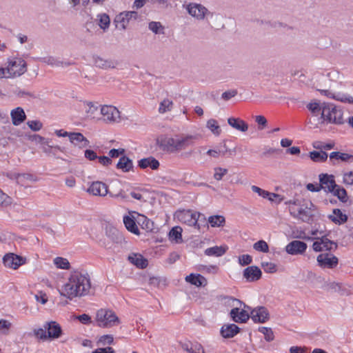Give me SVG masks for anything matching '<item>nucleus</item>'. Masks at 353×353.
<instances>
[{
  "label": "nucleus",
  "instance_id": "nucleus-11",
  "mask_svg": "<svg viewBox=\"0 0 353 353\" xmlns=\"http://www.w3.org/2000/svg\"><path fill=\"white\" fill-rule=\"evenodd\" d=\"M290 214L296 219H300L303 222H309L311 219L312 214L307 204H301L290 207Z\"/></svg>",
  "mask_w": 353,
  "mask_h": 353
},
{
  "label": "nucleus",
  "instance_id": "nucleus-25",
  "mask_svg": "<svg viewBox=\"0 0 353 353\" xmlns=\"http://www.w3.org/2000/svg\"><path fill=\"white\" fill-rule=\"evenodd\" d=\"M52 140L49 138L46 140V142L41 146L42 151L48 156H56L58 151L63 152L64 148L61 147L58 145H51Z\"/></svg>",
  "mask_w": 353,
  "mask_h": 353
},
{
  "label": "nucleus",
  "instance_id": "nucleus-31",
  "mask_svg": "<svg viewBox=\"0 0 353 353\" xmlns=\"http://www.w3.org/2000/svg\"><path fill=\"white\" fill-rule=\"evenodd\" d=\"M41 61L53 67H65L70 65L69 62H63L54 57H46L41 59Z\"/></svg>",
  "mask_w": 353,
  "mask_h": 353
},
{
  "label": "nucleus",
  "instance_id": "nucleus-35",
  "mask_svg": "<svg viewBox=\"0 0 353 353\" xmlns=\"http://www.w3.org/2000/svg\"><path fill=\"white\" fill-rule=\"evenodd\" d=\"M226 252V249L223 246H214L209 248H207L205 250V254L207 256H221Z\"/></svg>",
  "mask_w": 353,
  "mask_h": 353
},
{
  "label": "nucleus",
  "instance_id": "nucleus-34",
  "mask_svg": "<svg viewBox=\"0 0 353 353\" xmlns=\"http://www.w3.org/2000/svg\"><path fill=\"white\" fill-rule=\"evenodd\" d=\"M208 223L212 228L223 227L225 223V219L221 215H213L208 217Z\"/></svg>",
  "mask_w": 353,
  "mask_h": 353
},
{
  "label": "nucleus",
  "instance_id": "nucleus-28",
  "mask_svg": "<svg viewBox=\"0 0 353 353\" xmlns=\"http://www.w3.org/2000/svg\"><path fill=\"white\" fill-rule=\"evenodd\" d=\"M185 281L196 287L205 286L207 285L206 279L199 274H190L185 277Z\"/></svg>",
  "mask_w": 353,
  "mask_h": 353
},
{
  "label": "nucleus",
  "instance_id": "nucleus-45",
  "mask_svg": "<svg viewBox=\"0 0 353 353\" xmlns=\"http://www.w3.org/2000/svg\"><path fill=\"white\" fill-rule=\"evenodd\" d=\"M330 193H332L333 195L337 196L339 200H341L343 202L347 201V192L346 190L343 188H340L338 185H336V188H334V190L331 192Z\"/></svg>",
  "mask_w": 353,
  "mask_h": 353
},
{
  "label": "nucleus",
  "instance_id": "nucleus-10",
  "mask_svg": "<svg viewBox=\"0 0 353 353\" xmlns=\"http://www.w3.org/2000/svg\"><path fill=\"white\" fill-rule=\"evenodd\" d=\"M101 114L105 123H118L121 121L120 112L113 105H103L101 108Z\"/></svg>",
  "mask_w": 353,
  "mask_h": 353
},
{
  "label": "nucleus",
  "instance_id": "nucleus-61",
  "mask_svg": "<svg viewBox=\"0 0 353 353\" xmlns=\"http://www.w3.org/2000/svg\"><path fill=\"white\" fill-rule=\"evenodd\" d=\"M188 353H205L203 346L198 343H192L190 346V350Z\"/></svg>",
  "mask_w": 353,
  "mask_h": 353
},
{
  "label": "nucleus",
  "instance_id": "nucleus-2",
  "mask_svg": "<svg viewBox=\"0 0 353 353\" xmlns=\"http://www.w3.org/2000/svg\"><path fill=\"white\" fill-rule=\"evenodd\" d=\"M196 137L188 134H178L172 137L163 136L157 139V143L164 152L176 153L192 146Z\"/></svg>",
  "mask_w": 353,
  "mask_h": 353
},
{
  "label": "nucleus",
  "instance_id": "nucleus-29",
  "mask_svg": "<svg viewBox=\"0 0 353 353\" xmlns=\"http://www.w3.org/2000/svg\"><path fill=\"white\" fill-rule=\"evenodd\" d=\"M138 165L142 169L150 168L152 170H157L159 167V162L155 158L150 157L139 161Z\"/></svg>",
  "mask_w": 353,
  "mask_h": 353
},
{
  "label": "nucleus",
  "instance_id": "nucleus-37",
  "mask_svg": "<svg viewBox=\"0 0 353 353\" xmlns=\"http://www.w3.org/2000/svg\"><path fill=\"white\" fill-rule=\"evenodd\" d=\"M182 228L179 226H176L172 228L169 232V239L175 243H179L182 240Z\"/></svg>",
  "mask_w": 353,
  "mask_h": 353
},
{
  "label": "nucleus",
  "instance_id": "nucleus-54",
  "mask_svg": "<svg viewBox=\"0 0 353 353\" xmlns=\"http://www.w3.org/2000/svg\"><path fill=\"white\" fill-rule=\"evenodd\" d=\"M16 179L17 180L18 183H21L24 180H28L30 181H35L36 179L32 174H16Z\"/></svg>",
  "mask_w": 353,
  "mask_h": 353
},
{
  "label": "nucleus",
  "instance_id": "nucleus-53",
  "mask_svg": "<svg viewBox=\"0 0 353 353\" xmlns=\"http://www.w3.org/2000/svg\"><path fill=\"white\" fill-rule=\"evenodd\" d=\"M28 127L34 132L39 131L43 128V123L39 120H31L27 122Z\"/></svg>",
  "mask_w": 353,
  "mask_h": 353
},
{
  "label": "nucleus",
  "instance_id": "nucleus-49",
  "mask_svg": "<svg viewBox=\"0 0 353 353\" xmlns=\"http://www.w3.org/2000/svg\"><path fill=\"white\" fill-rule=\"evenodd\" d=\"M261 267L267 273H274L276 272V265L272 262H262Z\"/></svg>",
  "mask_w": 353,
  "mask_h": 353
},
{
  "label": "nucleus",
  "instance_id": "nucleus-26",
  "mask_svg": "<svg viewBox=\"0 0 353 353\" xmlns=\"http://www.w3.org/2000/svg\"><path fill=\"white\" fill-rule=\"evenodd\" d=\"M128 261L137 268L143 269L148 266V260L145 259L141 254L132 253L128 257Z\"/></svg>",
  "mask_w": 353,
  "mask_h": 353
},
{
  "label": "nucleus",
  "instance_id": "nucleus-19",
  "mask_svg": "<svg viewBox=\"0 0 353 353\" xmlns=\"http://www.w3.org/2000/svg\"><path fill=\"white\" fill-rule=\"evenodd\" d=\"M262 272L259 268L255 265L249 266L243 270V277L248 282H254L261 278Z\"/></svg>",
  "mask_w": 353,
  "mask_h": 353
},
{
  "label": "nucleus",
  "instance_id": "nucleus-42",
  "mask_svg": "<svg viewBox=\"0 0 353 353\" xmlns=\"http://www.w3.org/2000/svg\"><path fill=\"white\" fill-rule=\"evenodd\" d=\"M334 100L343 102V103H347L350 104H353V97L347 94L343 93V92H336L334 94L333 99Z\"/></svg>",
  "mask_w": 353,
  "mask_h": 353
},
{
  "label": "nucleus",
  "instance_id": "nucleus-17",
  "mask_svg": "<svg viewBox=\"0 0 353 353\" xmlns=\"http://www.w3.org/2000/svg\"><path fill=\"white\" fill-rule=\"evenodd\" d=\"M269 316L268 310L263 306L257 307L250 312V317L255 323H265L269 319Z\"/></svg>",
  "mask_w": 353,
  "mask_h": 353
},
{
  "label": "nucleus",
  "instance_id": "nucleus-13",
  "mask_svg": "<svg viewBox=\"0 0 353 353\" xmlns=\"http://www.w3.org/2000/svg\"><path fill=\"white\" fill-rule=\"evenodd\" d=\"M337 244L328 239L326 236L318 238L312 245V248L315 252H321L323 250L331 251L336 250Z\"/></svg>",
  "mask_w": 353,
  "mask_h": 353
},
{
  "label": "nucleus",
  "instance_id": "nucleus-12",
  "mask_svg": "<svg viewBox=\"0 0 353 353\" xmlns=\"http://www.w3.org/2000/svg\"><path fill=\"white\" fill-rule=\"evenodd\" d=\"M319 266L321 268L333 269L339 263V259L331 253H321L316 259Z\"/></svg>",
  "mask_w": 353,
  "mask_h": 353
},
{
  "label": "nucleus",
  "instance_id": "nucleus-58",
  "mask_svg": "<svg viewBox=\"0 0 353 353\" xmlns=\"http://www.w3.org/2000/svg\"><path fill=\"white\" fill-rule=\"evenodd\" d=\"M343 182L346 185H353V171L347 172L343 174Z\"/></svg>",
  "mask_w": 353,
  "mask_h": 353
},
{
  "label": "nucleus",
  "instance_id": "nucleus-27",
  "mask_svg": "<svg viewBox=\"0 0 353 353\" xmlns=\"http://www.w3.org/2000/svg\"><path fill=\"white\" fill-rule=\"evenodd\" d=\"M228 123L233 128L242 132H245L248 129V125L240 118L230 117L228 119Z\"/></svg>",
  "mask_w": 353,
  "mask_h": 353
},
{
  "label": "nucleus",
  "instance_id": "nucleus-47",
  "mask_svg": "<svg viewBox=\"0 0 353 353\" xmlns=\"http://www.w3.org/2000/svg\"><path fill=\"white\" fill-rule=\"evenodd\" d=\"M85 112L89 117H94L98 107L92 102H84Z\"/></svg>",
  "mask_w": 353,
  "mask_h": 353
},
{
  "label": "nucleus",
  "instance_id": "nucleus-60",
  "mask_svg": "<svg viewBox=\"0 0 353 353\" xmlns=\"http://www.w3.org/2000/svg\"><path fill=\"white\" fill-rule=\"evenodd\" d=\"M252 262V257L249 254H243L239 257V263L241 265L245 266Z\"/></svg>",
  "mask_w": 353,
  "mask_h": 353
},
{
  "label": "nucleus",
  "instance_id": "nucleus-56",
  "mask_svg": "<svg viewBox=\"0 0 353 353\" xmlns=\"http://www.w3.org/2000/svg\"><path fill=\"white\" fill-rule=\"evenodd\" d=\"M199 270L203 272L215 274L218 271V267L216 265H200Z\"/></svg>",
  "mask_w": 353,
  "mask_h": 353
},
{
  "label": "nucleus",
  "instance_id": "nucleus-14",
  "mask_svg": "<svg viewBox=\"0 0 353 353\" xmlns=\"http://www.w3.org/2000/svg\"><path fill=\"white\" fill-rule=\"evenodd\" d=\"M3 263L6 267L17 270L26 263V259L14 253H8L3 256Z\"/></svg>",
  "mask_w": 353,
  "mask_h": 353
},
{
  "label": "nucleus",
  "instance_id": "nucleus-55",
  "mask_svg": "<svg viewBox=\"0 0 353 353\" xmlns=\"http://www.w3.org/2000/svg\"><path fill=\"white\" fill-rule=\"evenodd\" d=\"M255 121L258 124V129L260 130H263L268 123V121L264 116L257 115L255 117Z\"/></svg>",
  "mask_w": 353,
  "mask_h": 353
},
{
  "label": "nucleus",
  "instance_id": "nucleus-7",
  "mask_svg": "<svg viewBox=\"0 0 353 353\" xmlns=\"http://www.w3.org/2000/svg\"><path fill=\"white\" fill-rule=\"evenodd\" d=\"M96 321L99 327H110L119 323V318L113 311L101 309L97 312Z\"/></svg>",
  "mask_w": 353,
  "mask_h": 353
},
{
  "label": "nucleus",
  "instance_id": "nucleus-30",
  "mask_svg": "<svg viewBox=\"0 0 353 353\" xmlns=\"http://www.w3.org/2000/svg\"><path fill=\"white\" fill-rule=\"evenodd\" d=\"M328 218L334 223L341 225L347 221V216L340 209H334Z\"/></svg>",
  "mask_w": 353,
  "mask_h": 353
},
{
  "label": "nucleus",
  "instance_id": "nucleus-38",
  "mask_svg": "<svg viewBox=\"0 0 353 353\" xmlns=\"http://www.w3.org/2000/svg\"><path fill=\"white\" fill-rule=\"evenodd\" d=\"M310 157L314 162H324L327 159V154L323 151H312L310 152Z\"/></svg>",
  "mask_w": 353,
  "mask_h": 353
},
{
  "label": "nucleus",
  "instance_id": "nucleus-33",
  "mask_svg": "<svg viewBox=\"0 0 353 353\" xmlns=\"http://www.w3.org/2000/svg\"><path fill=\"white\" fill-rule=\"evenodd\" d=\"M117 168L123 172H129L133 168L132 161L128 157L123 156L117 163Z\"/></svg>",
  "mask_w": 353,
  "mask_h": 353
},
{
  "label": "nucleus",
  "instance_id": "nucleus-43",
  "mask_svg": "<svg viewBox=\"0 0 353 353\" xmlns=\"http://www.w3.org/2000/svg\"><path fill=\"white\" fill-rule=\"evenodd\" d=\"M253 249L257 252L268 253L269 252L268 244L264 240H259L253 244Z\"/></svg>",
  "mask_w": 353,
  "mask_h": 353
},
{
  "label": "nucleus",
  "instance_id": "nucleus-15",
  "mask_svg": "<svg viewBox=\"0 0 353 353\" xmlns=\"http://www.w3.org/2000/svg\"><path fill=\"white\" fill-rule=\"evenodd\" d=\"M319 182L321 189L324 190L327 192H331L334 190L336 184L334 176L332 174H319Z\"/></svg>",
  "mask_w": 353,
  "mask_h": 353
},
{
  "label": "nucleus",
  "instance_id": "nucleus-48",
  "mask_svg": "<svg viewBox=\"0 0 353 353\" xmlns=\"http://www.w3.org/2000/svg\"><path fill=\"white\" fill-rule=\"evenodd\" d=\"M214 178L216 181H221L228 172V169L221 167L214 168Z\"/></svg>",
  "mask_w": 353,
  "mask_h": 353
},
{
  "label": "nucleus",
  "instance_id": "nucleus-6",
  "mask_svg": "<svg viewBox=\"0 0 353 353\" xmlns=\"http://www.w3.org/2000/svg\"><path fill=\"white\" fill-rule=\"evenodd\" d=\"M185 9L188 13L197 21H204L212 18L214 15L206 7L198 3H189L186 5Z\"/></svg>",
  "mask_w": 353,
  "mask_h": 353
},
{
  "label": "nucleus",
  "instance_id": "nucleus-32",
  "mask_svg": "<svg viewBox=\"0 0 353 353\" xmlns=\"http://www.w3.org/2000/svg\"><path fill=\"white\" fill-rule=\"evenodd\" d=\"M123 223L125 225V227L129 232H130L134 234H139V228L135 223L134 219L132 217L128 216V215L124 216H123Z\"/></svg>",
  "mask_w": 353,
  "mask_h": 353
},
{
  "label": "nucleus",
  "instance_id": "nucleus-5",
  "mask_svg": "<svg viewBox=\"0 0 353 353\" xmlns=\"http://www.w3.org/2000/svg\"><path fill=\"white\" fill-rule=\"evenodd\" d=\"M6 67L8 76L10 78L20 77L27 71L26 62L19 57L8 58Z\"/></svg>",
  "mask_w": 353,
  "mask_h": 353
},
{
  "label": "nucleus",
  "instance_id": "nucleus-4",
  "mask_svg": "<svg viewBox=\"0 0 353 353\" xmlns=\"http://www.w3.org/2000/svg\"><path fill=\"white\" fill-rule=\"evenodd\" d=\"M204 216L199 212H193L190 210H177L174 214V218L179 222L185 223L189 226H193L199 230L200 225L198 223L199 218ZM205 219V217H203Z\"/></svg>",
  "mask_w": 353,
  "mask_h": 353
},
{
  "label": "nucleus",
  "instance_id": "nucleus-24",
  "mask_svg": "<svg viewBox=\"0 0 353 353\" xmlns=\"http://www.w3.org/2000/svg\"><path fill=\"white\" fill-rule=\"evenodd\" d=\"M12 122L14 125H19L26 119V113L21 107L13 109L10 112Z\"/></svg>",
  "mask_w": 353,
  "mask_h": 353
},
{
  "label": "nucleus",
  "instance_id": "nucleus-16",
  "mask_svg": "<svg viewBox=\"0 0 353 353\" xmlns=\"http://www.w3.org/2000/svg\"><path fill=\"white\" fill-rule=\"evenodd\" d=\"M307 247V244L305 242L294 240L286 245L285 251L292 255L301 254L305 252Z\"/></svg>",
  "mask_w": 353,
  "mask_h": 353
},
{
  "label": "nucleus",
  "instance_id": "nucleus-3",
  "mask_svg": "<svg viewBox=\"0 0 353 353\" xmlns=\"http://www.w3.org/2000/svg\"><path fill=\"white\" fill-rule=\"evenodd\" d=\"M319 123H333L340 125L343 123V112L331 103H323V112L318 118Z\"/></svg>",
  "mask_w": 353,
  "mask_h": 353
},
{
  "label": "nucleus",
  "instance_id": "nucleus-44",
  "mask_svg": "<svg viewBox=\"0 0 353 353\" xmlns=\"http://www.w3.org/2000/svg\"><path fill=\"white\" fill-rule=\"evenodd\" d=\"M54 265L60 269L68 270L70 268V263L67 259L57 256L54 259Z\"/></svg>",
  "mask_w": 353,
  "mask_h": 353
},
{
  "label": "nucleus",
  "instance_id": "nucleus-50",
  "mask_svg": "<svg viewBox=\"0 0 353 353\" xmlns=\"http://www.w3.org/2000/svg\"><path fill=\"white\" fill-rule=\"evenodd\" d=\"M34 336L41 340H46L48 339L47 329L43 326V328H37L34 330Z\"/></svg>",
  "mask_w": 353,
  "mask_h": 353
},
{
  "label": "nucleus",
  "instance_id": "nucleus-63",
  "mask_svg": "<svg viewBox=\"0 0 353 353\" xmlns=\"http://www.w3.org/2000/svg\"><path fill=\"white\" fill-rule=\"evenodd\" d=\"M251 189L254 192L257 193L259 194V196H260L263 198L265 199L269 195V192H268L265 190H263L258 186L252 185Z\"/></svg>",
  "mask_w": 353,
  "mask_h": 353
},
{
  "label": "nucleus",
  "instance_id": "nucleus-1",
  "mask_svg": "<svg viewBox=\"0 0 353 353\" xmlns=\"http://www.w3.org/2000/svg\"><path fill=\"white\" fill-rule=\"evenodd\" d=\"M91 288L88 273L75 271L70 274L67 283L60 290V294L72 300L75 297L87 295Z\"/></svg>",
  "mask_w": 353,
  "mask_h": 353
},
{
  "label": "nucleus",
  "instance_id": "nucleus-21",
  "mask_svg": "<svg viewBox=\"0 0 353 353\" xmlns=\"http://www.w3.org/2000/svg\"><path fill=\"white\" fill-rule=\"evenodd\" d=\"M94 64L96 67L103 70L115 68L118 62L112 59H104L99 56L93 57Z\"/></svg>",
  "mask_w": 353,
  "mask_h": 353
},
{
  "label": "nucleus",
  "instance_id": "nucleus-59",
  "mask_svg": "<svg viewBox=\"0 0 353 353\" xmlns=\"http://www.w3.org/2000/svg\"><path fill=\"white\" fill-rule=\"evenodd\" d=\"M11 327V323L7 320H0V332L2 334H8L9 329Z\"/></svg>",
  "mask_w": 353,
  "mask_h": 353
},
{
  "label": "nucleus",
  "instance_id": "nucleus-39",
  "mask_svg": "<svg viewBox=\"0 0 353 353\" xmlns=\"http://www.w3.org/2000/svg\"><path fill=\"white\" fill-rule=\"evenodd\" d=\"M330 159L341 160L342 161H353V156L347 153H342L339 152H332L330 154Z\"/></svg>",
  "mask_w": 353,
  "mask_h": 353
},
{
  "label": "nucleus",
  "instance_id": "nucleus-23",
  "mask_svg": "<svg viewBox=\"0 0 353 353\" xmlns=\"http://www.w3.org/2000/svg\"><path fill=\"white\" fill-rule=\"evenodd\" d=\"M240 328L235 324H225L221 328V334L225 339L234 337L239 332Z\"/></svg>",
  "mask_w": 353,
  "mask_h": 353
},
{
  "label": "nucleus",
  "instance_id": "nucleus-64",
  "mask_svg": "<svg viewBox=\"0 0 353 353\" xmlns=\"http://www.w3.org/2000/svg\"><path fill=\"white\" fill-rule=\"evenodd\" d=\"M125 153V150L123 148L119 149H112L108 152V157L112 158H117L120 155H122Z\"/></svg>",
  "mask_w": 353,
  "mask_h": 353
},
{
  "label": "nucleus",
  "instance_id": "nucleus-18",
  "mask_svg": "<svg viewBox=\"0 0 353 353\" xmlns=\"http://www.w3.org/2000/svg\"><path fill=\"white\" fill-rule=\"evenodd\" d=\"M70 143L79 149H83L90 145L88 139L81 132H72L70 134Z\"/></svg>",
  "mask_w": 353,
  "mask_h": 353
},
{
  "label": "nucleus",
  "instance_id": "nucleus-51",
  "mask_svg": "<svg viewBox=\"0 0 353 353\" xmlns=\"http://www.w3.org/2000/svg\"><path fill=\"white\" fill-rule=\"evenodd\" d=\"M259 330L264 334L265 339L267 341H271L274 339V334L271 328L261 327Z\"/></svg>",
  "mask_w": 353,
  "mask_h": 353
},
{
  "label": "nucleus",
  "instance_id": "nucleus-22",
  "mask_svg": "<svg viewBox=\"0 0 353 353\" xmlns=\"http://www.w3.org/2000/svg\"><path fill=\"white\" fill-rule=\"evenodd\" d=\"M230 314L232 320L236 323H245L250 318V315L247 311L240 310L238 307L232 309Z\"/></svg>",
  "mask_w": 353,
  "mask_h": 353
},
{
  "label": "nucleus",
  "instance_id": "nucleus-36",
  "mask_svg": "<svg viewBox=\"0 0 353 353\" xmlns=\"http://www.w3.org/2000/svg\"><path fill=\"white\" fill-rule=\"evenodd\" d=\"M307 108L310 111L314 117H318L323 112V103L312 101L307 105Z\"/></svg>",
  "mask_w": 353,
  "mask_h": 353
},
{
  "label": "nucleus",
  "instance_id": "nucleus-62",
  "mask_svg": "<svg viewBox=\"0 0 353 353\" xmlns=\"http://www.w3.org/2000/svg\"><path fill=\"white\" fill-rule=\"evenodd\" d=\"M34 298L37 302L41 303V304H46L48 301V297L46 293L39 291L35 295Z\"/></svg>",
  "mask_w": 353,
  "mask_h": 353
},
{
  "label": "nucleus",
  "instance_id": "nucleus-8",
  "mask_svg": "<svg viewBox=\"0 0 353 353\" xmlns=\"http://www.w3.org/2000/svg\"><path fill=\"white\" fill-rule=\"evenodd\" d=\"M140 17L141 15L136 11H125L117 14L114 22L117 29L124 30L130 23L135 22Z\"/></svg>",
  "mask_w": 353,
  "mask_h": 353
},
{
  "label": "nucleus",
  "instance_id": "nucleus-9",
  "mask_svg": "<svg viewBox=\"0 0 353 353\" xmlns=\"http://www.w3.org/2000/svg\"><path fill=\"white\" fill-rule=\"evenodd\" d=\"M88 192L94 196H105L108 194L112 197H121L122 199H126L127 196L123 190H120L117 194H113L111 192H108V186L105 183L101 181H94L92 182L88 189Z\"/></svg>",
  "mask_w": 353,
  "mask_h": 353
},
{
  "label": "nucleus",
  "instance_id": "nucleus-46",
  "mask_svg": "<svg viewBox=\"0 0 353 353\" xmlns=\"http://www.w3.org/2000/svg\"><path fill=\"white\" fill-rule=\"evenodd\" d=\"M173 103L168 99L163 100L159 105V112L163 114L166 112L170 111L172 108Z\"/></svg>",
  "mask_w": 353,
  "mask_h": 353
},
{
  "label": "nucleus",
  "instance_id": "nucleus-20",
  "mask_svg": "<svg viewBox=\"0 0 353 353\" xmlns=\"http://www.w3.org/2000/svg\"><path fill=\"white\" fill-rule=\"evenodd\" d=\"M44 327L47 329L48 339H58L62 334V329L56 321L46 322Z\"/></svg>",
  "mask_w": 353,
  "mask_h": 353
},
{
  "label": "nucleus",
  "instance_id": "nucleus-41",
  "mask_svg": "<svg viewBox=\"0 0 353 353\" xmlns=\"http://www.w3.org/2000/svg\"><path fill=\"white\" fill-rule=\"evenodd\" d=\"M206 127L216 136L221 134V130L217 121L214 119H210L207 121Z\"/></svg>",
  "mask_w": 353,
  "mask_h": 353
},
{
  "label": "nucleus",
  "instance_id": "nucleus-57",
  "mask_svg": "<svg viewBox=\"0 0 353 353\" xmlns=\"http://www.w3.org/2000/svg\"><path fill=\"white\" fill-rule=\"evenodd\" d=\"M29 139L33 142H35L37 144H39L40 148L41 149V146H43L45 142H46L48 138H45L39 134H33L30 137Z\"/></svg>",
  "mask_w": 353,
  "mask_h": 353
},
{
  "label": "nucleus",
  "instance_id": "nucleus-52",
  "mask_svg": "<svg viewBox=\"0 0 353 353\" xmlns=\"http://www.w3.org/2000/svg\"><path fill=\"white\" fill-rule=\"evenodd\" d=\"M99 17V26L103 30L108 28L110 22L109 16L106 14H103Z\"/></svg>",
  "mask_w": 353,
  "mask_h": 353
},
{
  "label": "nucleus",
  "instance_id": "nucleus-40",
  "mask_svg": "<svg viewBox=\"0 0 353 353\" xmlns=\"http://www.w3.org/2000/svg\"><path fill=\"white\" fill-rule=\"evenodd\" d=\"M148 28L150 31L156 34H163L164 27L159 21H151L148 23Z\"/></svg>",
  "mask_w": 353,
  "mask_h": 353
}]
</instances>
